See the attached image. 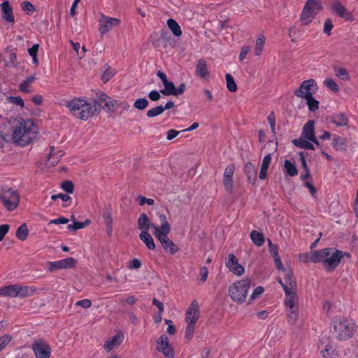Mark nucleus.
Listing matches in <instances>:
<instances>
[{"mask_svg":"<svg viewBox=\"0 0 358 358\" xmlns=\"http://www.w3.org/2000/svg\"><path fill=\"white\" fill-rule=\"evenodd\" d=\"M38 129L31 120L20 117L13 127V142L20 146H26L36 138Z\"/></svg>","mask_w":358,"mask_h":358,"instance_id":"f257e3e1","label":"nucleus"},{"mask_svg":"<svg viewBox=\"0 0 358 358\" xmlns=\"http://www.w3.org/2000/svg\"><path fill=\"white\" fill-rule=\"evenodd\" d=\"M338 250L334 248H326L315 251L313 261L322 263L324 269L329 272L334 271L341 262Z\"/></svg>","mask_w":358,"mask_h":358,"instance_id":"f03ea898","label":"nucleus"},{"mask_svg":"<svg viewBox=\"0 0 358 358\" xmlns=\"http://www.w3.org/2000/svg\"><path fill=\"white\" fill-rule=\"evenodd\" d=\"M66 106L73 115L82 120H87L96 111V108L93 109L91 103L82 99H73L67 103Z\"/></svg>","mask_w":358,"mask_h":358,"instance_id":"7ed1b4c3","label":"nucleus"},{"mask_svg":"<svg viewBox=\"0 0 358 358\" xmlns=\"http://www.w3.org/2000/svg\"><path fill=\"white\" fill-rule=\"evenodd\" d=\"M356 325L352 320L337 318L333 322L334 333L336 338L345 341L352 337Z\"/></svg>","mask_w":358,"mask_h":358,"instance_id":"20e7f679","label":"nucleus"},{"mask_svg":"<svg viewBox=\"0 0 358 358\" xmlns=\"http://www.w3.org/2000/svg\"><path fill=\"white\" fill-rule=\"evenodd\" d=\"M251 285V280L246 278L238 280L229 287V294L231 299L238 303L245 301L248 289Z\"/></svg>","mask_w":358,"mask_h":358,"instance_id":"39448f33","label":"nucleus"},{"mask_svg":"<svg viewBox=\"0 0 358 358\" xmlns=\"http://www.w3.org/2000/svg\"><path fill=\"white\" fill-rule=\"evenodd\" d=\"M322 8L320 0H308L301 14V24L303 26L309 24Z\"/></svg>","mask_w":358,"mask_h":358,"instance_id":"423d86ee","label":"nucleus"},{"mask_svg":"<svg viewBox=\"0 0 358 358\" xmlns=\"http://www.w3.org/2000/svg\"><path fill=\"white\" fill-rule=\"evenodd\" d=\"M0 201H1L6 210L13 211L19 204L20 196L16 190L2 189L0 190Z\"/></svg>","mask_w":358,"mask_h":358,"instance_id":"0eeeda50","label":"nucleus"},{"mask_svg":"<svg viewBox=\"0 0 358 358\" xmlns=\"http://www.w3.org/2000/svg\"><path fill=\"white\" fill-rule=\"evenodd\" d=\"M31 348L36 358H50V357L51 349L50 345L44 339L34 340Z\"/></svg>","mask_w":358,"mask_h":358,"instance_id":"6e6552de","label":"nucleus"},{"mask_svg":"<svg viewBox=\"0 0 358 358\" xmlns=\"http://www.w3.org/2000/svg\"><path fill=\"white\" fill-rule=\"evenodd\" d=\"M152 233L161 243L164 250L169 252L171 255H173L178 252V246L168 237V234L170 232H159V228H156L155 231H153Z\"/></svg>","mask_w":358,"mask_h":358,"instance_id":"1a4fd4ad","label":"nucleus"},{"mask_svg":"<svg viewBox=\"0 0 358 358\" xmlns=\"http://www.w3.org/2000/svg\"><path fill=\"white\" fill-rule=\"evenodd\" d=\"M317 90V85L315 80L309 79L303 81L298 90L294 92L295 96L299 98L307 97L306 94H309L313 95L316 92Z\"/></svg>","mask_w":358,"mask_h":358,"instance_id":"9d476101","label":"nucleus"},{"mask_svg":"<svg viewBox=\"0 0 358 358\" xmlns=\"http://www.w3.org/2000/svg\"><path fill=\"white\" fill-rule=\"evenodd\" d=\"M77 263V260L73 257H68L59 261L48 262L47 268L48 271L52 272L59 269H67L73 268Z\"/></svg>","mask_w":358,"mask_h":358,"instance_id":"9b49d317","label":"nucleus"},{"mask_svg":"<svg viewBox=\"0 0 358 358\" xmlns=\"http://www.w3.org/2000/svg\"><path fill=\"white\" fill-rule=\"evenodd\" d=\"M226 266L235 275H241L244 273V267L241 265L234 254H229L225 262Z\"/></svg>","mask_w":358,"mask_h":358,"instance_id":"f8f14e48","label":"nucleus"},{"mask_svg":"<svg viewBox=\"0 0 358 358\" xmlns=\"http://www.w3.org/2000/svg\"><path fill=\"white\" fill-rule=\"evenodd\" d=\"M120 23V20L117 18L103 16L99 21V31L101 34L103 35L113 27L118 26Z\"/></svg>","mask_w":358,"mask_h":358,"instance_id":"ddd939ff","label":"nucleus"},{"mask_svg":"<svg viewBox=\"0 0 358 358\" xmlns=\"http://www.w3.org/2000/svg\"><path fill=\"white\" fill-rule=\"evenodd\" d=\"M235 166L234 164L228 165L224 173L223 184L227 192L231 193L234 189L233 175Z\"/></svg>","mask_w":358,"mask_h":358,"instance_id":"4468645a","label":"nucleus"},{"mask_svg":"<svg viewBox=\"0 0 358 358\" xmlns=\"http://www.w3.org/2000/svg\"><path fill=\"white\" fill-rule=\"evenodd\" d=\"M185 321L187 323L195 324L199 317V306L196 300H194L190 306L188 308L186 315Z\"/></svg>","mask_w":358,"mask_h":358,"instance_id":"2eb2a0df","label":"nucleus"},{"mask_svg":"<svg viewBox=\"0 0 358 358\" xmlns=\"http://www.w3.org/2000/svg\"><path fill=\"white\" fill-rule=\"evenodd\" d=\"M330 8L341 17L349 20L351 17V13L341 4L339 0H334L330 5Z\"/></svg>","mask_w":358,"mask_h":358,"instance_id":"dca6fc26","label":"nucleus"},{"mask_svg":"<svg viewBox=\"0 0 358 358\" xmlns=\"http://www.w3.org/2000/svg\"><path fill=\"white\" fill-rule=\"evenodd\" d=\"M137 224L138 229L141 231H148L150 228H153V231H155L156 228H159V227H157L153 223L150 222L148 216L145 213L140 215L137 220Z\"/></svg>","mask_w":358,"mask_h":358,"instance_id":"f3484780","label":"nucleus"},{"mask_svg":"<svg viewBox=\"0 0 358 358\" xmlns=\"http://www.w3.org/2000/svg\"><path fill=\"white\" fill-rule=\"evenodd\" d=\"M115 106H122L124 109L127 110H128L130 108V106L128 103H119L117 101L114 100L110 97L108 98V99L103 106H101V108L104 109L106 112L112 113L115 111Z\"/></svg>","mask_w":358,"mask_h":358,"instance_id":"a211bd4d","label":"nucleus"},{"mask_svg":"<svg viewBox=\"0 0 358 358\" xmlns=\"http://www.w3.org/2000/svg\"><path fill=\"white\" fill-rule=\"evenodd\" d=\"M124 340V335L122 332L117 334L111 339L107 340L104 343V349L108 352L114 347L120 345Z\"/></svg>","mask_w":358,"mask_h":358,"instance_id":"6ab92c4d","label":"nucleus"},{"mask_svg":"<svg viewBox=\"0 0 358 358\" xmlns=\"http://www.w3.org/2000/svg\"><path fill=\"white\" fill-rule=\"evenodd\" d=\"M301 137L310 140L315 139V121L308 120L303 126Z\"/></svg>","mask_w":358,"mask_h":358,"instance_id":"aec40b11","label":"nucleus"},{"mask_svg":"<svg viewBox=\"0 0 358 358\" xmlns=\"http://www.w3.org/2000/svg\"><path fill=\"white\" fill-rule=\"evenodd\" d=\"M196 76L202 79H206L208 77L209 73L207 69V63L206 59H200L198 60L196 66Z\"/></svg>","mask_w":358,"mask_h":358,"instance_id":"412c9836","label":"nucleus"},{"mask_svg":"<svg viewBox=\"0 0 358 358\" xmlns=\"http://www.w3.org/2000/svg\"><path fill=\"white\" fill-rule=\"evenodd\" d=\"M1 7L2 10V17L8 22H14L15 18L13 13V8L10 6L9 2L8 1H3L1 4Z\"/></svg>","mask_w":358,"mask_h":358,"instance_id":"4be33fe9","label":"nucleus"},{"mask_svg":"<svg viewBox=\"0 0 358 358\" xmlns=\"http://www.w3.org/2000/svg\"><path fill=\"white\" fill-rule=\"evenodd\" d=\"M330 122L338 127H343L348 125L349 119L345 113H339L334 114L331 117Z\"/></svg>","mask_w":358,"mask_h":358,"instance_id":"5701e85b","label":"nucleus"},{"mask_svg":"<svg viewBox=\"0 0 358 358\" xmlns=\"http://www.w3.org/2000/svg\"><path fill=\"white\" fill-rule=\"evenodd\" d=\"M37 291V288L34 286H22L18 285L17 297L25 298L32 296Z\"/></svg>","mask_w":358,"mask_h":358,"instance_id":"b1692460","label":"nucleus"},{"mask_svg":"<svg viewBox=\"0 0 358 358\" xmlns=\"http://www.w3.org/2000/svg\"><path fill=\"white\" fill-rule=\"evenodd\" d=\"M245 173L250 183L255 184L257 180V171L253 164L250 162L245 164L244 167Z\"/></svg>","mask_w":358,"mask_h":358,"instance_id":"393cba45","label":"nucleus"},{"mask_svg":"<svg viewBox=\"0 0 358 358\" xmlns=\"http://www.w3.org/2000/svg\"><path fill=\"white\" fill-rule=\"evenodd\" d=\"M63 155L64 152L62 150L54 152V147H50V152L48 155V162L51 166H55L59 162Z\"/></svg>","mask_w":358,"mask_h":358,"instance_id":"a878e982","label":"nucleus"},{"mask_svg":"<svg viewBox=\"0 0 358 358\" xmlns=\"http://www.w3.org/2000/svg\"><path fill=\"white\" fill-rule=\"evenodd\" d=\"M139 238L145 244L146 247L149 250H155V241L151 235L148 231H141L139 235Z\"/></svg>","mask_w":358,"mask_h":358,"instance_id":"bb28decb","label":"nucleus"},{"mask_svg":"<svg viewBox=\"0 0 358 358\" xmlns=\"http://www.w3.org/2000/svg\"><path fill=\"white\" fill-rule=\"evenodd\" d=\"M292 143L300 148L307 150H315L314 145L308 139L300 137L292 141Z\"/></svg>","mask_w":358,"mask_h":358,"instance_id":"cd10ccee","label":"nucleus"},{"mask_svg":"<svg viewBox=\"0 0 358 358\" xmlns=\"http://www.w3.org/2000/svg\"><path fill=\"white\" fill-rule=\"evenodd\" d=\"M250 237L253 243L259 247L263 245L265 242V238L263 234L256 230H253L250 232Z\"/></svg>","mask_w":358,"mask_h":358,"instance_id":"c85d7f7f","label":"nucleus"},{"mask_svg":"<svg viewBox=\"0 0 358 358\" xmlns=\"http://www.w3.org/2000/svg\"><path fill=\"white\" fill-rule=\"evenodd\" d=\"M285 172L289 176L293 177L298 174V170L294 163L286 159L284 164Z\"/></svg>","mask_w":358,"mask_h":358,"instance_id":"c756f323","label":"nucleus"},{"mask_svg":"<svg viewBox=\"0 0 358 358\" xmlns=\"http://www.w3.org/2000/svg\"><path fill=\"white\" fill-rule=\"evenodd\" d=\"M29 235V229L25 223L22 224L16 230L15 236L16 237L22 241H25Z\"/></svg>","mask_w":358,"mask_h":358,"instance_id":"7c9ffc66","label":"nucleus"},{"mask_svg":"<svg viewBox=\"0 0 358 358\" xmlns=\"http://www.w3.org/2000/svg\"><path fill=\"white\" fill-rule=\"evenodd\" d=\"M334 71L335 76L339 79L344 81H349L350 80V74L346 69L335 66L334 67Z\"/></svg>","mask_w":358,"mask_h":358,"instance_id":"2f4dec72","label":"nucleus"},{"mask_svg":"<svg viewBox=\"0 0 358 358\" xmlns=\"http://www.w3.org/2000/svg\"><path fill=\"white\" fill-rule=\"evenodd\" d=\"M167 26L172 31L173 34L176 36H180L182 34V31L178 23L173 19L170 18L167 20Z\"/></svg>","mask_w":358,"mask_h":358,"instance_id":"473e14b6","label":"nucleus"},{"mask_svg":"<svg viewBox=\"0 0 358 358\" xmlns=\"http://www.w3.org/2000/svg\"><path fill=\"white\" fill-rule=\"evenodd\" d=\"M307 97L303 98L307 101V105L308 106V109L312 111L315 112L319 108V101H317L313 95H310L309 94H306Z\"/></svg>","mask_w":358,"mask_h":358,"instance_id":"72a5a7b5","label":"nucleus"},{"mask_svg":"<svg viewBox=\"0 0 358 358\" xmlns=\"http://www.w3.org/2000/svg\"><path fill=\"white\" fill-rule=\"evenodd\" d=\"M104 69L101 79L104 83H106L115 76L116 71L114 69H111L108 64L104 65Z\"/></svg>","mask_w":358,"mask_h":358,"instance_id":"f704fd0d","label":"nucleus"},{"mask_svg":"<svg viewBox=\"0 0 358 358\" xmlns=\"http://www.w3.org/2000/svg\"><path fill=\"white\" fill-rule=\"evenodd\" d=\"M5 64L6 66H15L16 62V54L11 50H7L5 52Z\"/></svg>","mask_w":358,"mask_h":358,"instance_id":"c9c22d12","label":"nucleus"},{"mask_svg":"<svg viewBox=\"0 0 358 358\" xmlns=\"http://www.w3.org/2000/svg\"><path fill=\"white\" fill-rule=\"evenodd\" d=\"M332 146L336 150H345V141L340 136H336L332 140Z\"/></svg>","mask_w":358,"mask_h":358,"instance_id":"e433bc0d","label":"nucleus"},{"mask_svg":"<svg viewBox=\"0 0 358 358\" xmlns=\"http://www.w3.org/2000/svg\"><path fill=\"white\" fill-rule=\"evenodd\" d=\"M159 220L161 222V226L159 227V232H170L171 226L167 221L166 217L164 214H161L159 216Z\"/></svg>","mask_w":358,"mask_h":358,"instance_id":"4c0bfd02","label":"nucleus"},{"mask_svg":"<svg viewBox=\"0 0 358 358\" xmlns=\"http://www.w3.org/2000/svg\"><path fill=\"white\" fill-rule=\"evenodd\" d=\"M109 96L103 92H100L97 94L96 97L94 99V106H92L93 109H96V105L99 106L101 108L102 104H105Z\"/></svg>","mask_w":358,"mask_h":358,"instance_id":"58836bf2","label":"nucleus"},{"mask_svg":"<svg viewBox=\"0 0 358 358\" xmlns=\"http://www.w3.org/2000/svg\"><path fill=\"white\" fill-rule=\"evenodd\" d=\"M164 89L160 90V92L165 96H170L173 95L176 90V87L173 84V83L171 81L166 82L165 84H164Z\"/></svg>","mask_w":358,"mask_h":358,"instance_id":"ea45409f","label":"nucleus"},{"mask_svg":"<svg viewBox=\"0 0 358 358\" xmlns=\"http://www.w3.org/2000/svg\"><path fill=\"white\" fill-rule=\"evenodd\" d=\"M157 349L159 352L162 350V348H167L169 346V338L166 335H162L157 341Z\"/></svg>","mask_w":358,"mask_h":358,"instance_id":"a19ab883","label":"nucleus"},{"mask_svg":"<svg viewBox=\"0 0 358 358\" xmlns=\"http://www.w3.org/2000/svg\"><path fill=\"white\" fill-rule=\"evenodd\" d=\"M226 81H227V87L229 92H234L237 90V85L235 83V80L233 76L227 73L225 76Z\"/></svg>","mask_w":358,"mask_h":358,"instance_id":"79ce46f5","label":"nucleus"},{"mask_svg":"<svg viewBox=\"0 0 358 358\" xmlns=\"http://www.w3.org/2000/svg\"><path fill=\"white\" fill-rule=\"evenodd\" d=\"M324 358H335L336 353L331 345H326L325 348L321 351Z\"/></svg>","mask_w":358,"mask_h":358,"instance_id":"37998d69","label":"nucleus"},{"mask_svg":"<svg viewBox=\"0 0 358 358\" xmlns=\"http://www.w3.org/2000/svg\"><path fill=\"white\" fill-rule=\"evenodd\" d=\"M298 317V308L289 309L287 312V320L290 324L296 323Z\"/></svg>","mask_w":358,"mask_h":358,"instance_id":"c03bdc74","label":"nucleus"},{"mask_svg":"<svg viewBox=\"0 0 358 358\" xmlns=\"http://www.w3.org/2000/svg\"><path fill=\"white\" fill-rule=\"evenodd\" d=\"M324 84L328 89H329L331 91L335 93L339 91L338 85L331 78L325 79V80L324 81Z\"/></svg>","mask_w":358,"mask_h":358,"instance_id":"a18cd8bd","label":"nucleus"},{"mask_svg":"<svg viewBox=\"0 0 358 358\" xmlns=\"http://www.w3.org/2000/svg\"><path fill=\"white\" fill-rule=\"evenodd\" d=\"M62 189L68 194H72L74 191V185L71 180H64L61 184Z\"/></svg>","mask_w":358,"mask_h":358,"instance_id":"49530a36","label":"nucleus"},{"mask_svg":"<svg viewBox=\"0 0 358 358\" xmlns=\"http://www.w3.org/2000/svg\"><path fill=\"white\" fill-rule=\"evenodd\" d=\"M163 112L164 111L162 110V106L160 105V106L154 107V108H151L150 110H148L146 113V115L148 117H156V116L162 114Z\"/></svg>","mask_w":358,"mask_h":358,"instance_id":"de8ad7c7","label":"nucleus"},{"mask_svg":"<svg viewBox=\"0 0 358 358\" xmlns=\"http://www.w3.org/2000/svg\"><path fill=\"white\" fill-rule=\"evenodd\" d=\"M265 43V38L264 36L258 38L256 41V45L255 48V53L256 55H259L262 50Z\"/></svg>","mask_w":358,"mask_h":358,"instance_id":"09e8293b","label":"nucleus"},{"mask_svg":"<svg viewBox=\"0 0 358 358\" xmlns=\"http://www.w3.org/2000/svg\"><path fill=\"white\" fill-rule=\"evenodd\" d=\"M285 271V281L286 285H296V281L294 278V274L291 270H284Z\"/></svg>","mask_w":358,"mask_h":358,"instance_id":"8fccbe9b","label":"nucleus"},{"mask_svg":"<svg viewBox=\"0 0 358 358\" xmlns=\"http://www.w3.org/2000/svg\"><path fill=\"white\" fill-rule=\"evenodd\" d=\"M148 101L145 98H141L136 100L134 107L139 110H143L148 106Z\"/></svg>","mask_w":358,"mask_h":358,"instance_id":"3c124183","label":"nucleus"},{"mask_svg":"<svg viewBox=\"0 0 358 358\" xmlns=\"http://www.w3.org/2000/svg\"><path fill=\"white\" fill-rule=\"evenodd\" d=\"M315 255V251L312 253H306L299 255L300 260L303 263H317V261H313V256Z\"/></svg>","mask_w":358,"mask_h":358,"instance_id":"603ef678","label":"nucleus"},{"mask_svg":"<svg viewBox=\"0 0 358 358\" xmlns=\"http://www.w3.org/2000/svg\"><path fill=\"white\" fill-rule=\"evenodd\" d=\"M296 296H292L289 297H286L285 300V305L289 309H293L294 308H298L296 305Z\"/></svg>","mask_w":358,"mask_h":358,"instance_id":"864d4df0","label":"nucleus"},{"mask_svg":"<svg viewBox=\"0 0 358 358\" xmlns=\"http://www.w3.org/2000/svg\"><path fill=\"white\" fill-rule=\"evenodd\" d=\"M17 289H18V285H7V296L9 297H17Z\"/></svg>","mask_w":358,"mask_h":358,"instance_id":"5fc2aeb1","label":"nucleus"},{"mask_svg":"<svg viewBox=\"0 0 358 358\" xmlns=\"http://www.w3.org/2000/svg\"><path fill=\"white\" fill-rule=\"evenodd\" d=\"M286 297L296 296V285H286L283 288Z\"/></svg>","mask_w":358,"mask_h":358,"instance_id":"6e6d98bb","label":"nucleus"},{"mask_svg":"<svg viewBox=\"0 0 358 358\" xmlns=\"http://www.w3.org/2000/svg\"><path fill=\"white\" fill-rule=\"evenodd\" d=\"M195 328V324L187 323V326L186 327L185 337L187 339H191L194 335Z\"/></svg>","mask_w":358,"mask_h":358,"instance_id":"4d7b16f0","label":"nucleus"},{"mask_svg":"<svg viewBox=\"0 0 358 358\" xmlns=\"http://www.w3.org/2000/svg\"><path fill=\"white\" fill-rule=\"evenodd\" d=\"M7 99L10 103L20 106L21 108L24 107V101L20 96H8Z\"/></svg>","mask_w":358,"mask_h":358,"instance_id":"13d9d810","label":"nucleus"},{"mask_svg":"<svg viewBox=\"0 0 358 358\" xmlns=\"http://www.w3.org/2000/svg\"><path fill=\"white\" fill-rule=\"evenodd\" d=\"M103 219L106 226L113 224V218L110 210H106L103 212Z\"/></svg>","mask_w":358,"mask_h":358,"instance_id":"bf43d9fd","label":"nucleus"},{"mask_svg":"<svg viewBox=\"0 0 358 358\" xmlns=\"http://www.w3.org/2000/svg\"><path fill=\"white\" fill-rule=\"evenodd\" d=\"M137 201H138V203L140 206H143L145 203L148 204L149 206H152L155 203L154 199H147L145 196L142 195H139L137 198Z\"/></svg>","mask_w":358,"mask_h":358,"instance_id":"052dcab7","label":"nucleus"},{"mask_svg":"<svg viewBox=\"0 0 358 358\" xmlns=\"http://www.w3.org/2000/svg\"><path fill=\"white\" fill-rule=\"evenodd\" d=\"M264 291V289L263 287L262 286H258L257 287L253 292L252 293V294L250 296V299L249 300L250 301H253L254 299H255L257 297H258L259 295H261Z\"/></svg>","mask_w":358,"mask_h":358,"instance_id":"680f3d73","label":"nucleus"},{"mask_svg":"<svg viewBox=\"0 0 358 358\" xmlns=\"http://www.w3.org/2000/svg\"><path fill=\"white\" fill-rule=\"evenodd\" d=\"M333 27H334L333 23H332L331 19H329V18L327 19L324 24V29H323L324 33L330 36L331 31L333 29Z\"/></svg>","mask_w":358,"mask_h":358,"instance_id":"e2e57ef3","label":"nucleus"},{"mask_svg":"<svg viewBox=\"0 0 358 358\" xmlns=\"http://www.w3.org/2000/svg\"><path fill=\"white\" fill-rule=\"evenodd\" d=\"M166 358H173L174 357V350L173 348L169 345L167 348H162L160 351Z\"/></svg>","mask_w":358,"mask_h":358,"instance_id":"0e129e2a","label":"nucleus"},{"mask_svg":"<svg viewBox=\"0 0 358 358\" xmlns=\"http://www.w3.org/2000/svg\"><path fill=\"white\" fill-rule=\"evenodd\" d=\"M84 228V224L82 222L74 221L73 224H69L67 229L70 231H76Z\"/></svg>","mask_w":358,"mask_h":358,"instance_id":"69168bd1","label":"nucleus"},{"mask_svg":"<svg viewBox=\"0 0 358 358\" xmlns=\"http://www.w3.org/2000/svg\"><path fill=\"white\" fill-rule=\"evenodd\" d=\"M21 8L23 10L27 12H34L35 10V8L34 5L29 1H23L21 3Z\"/></svg>","mask_w":358,"mask_h":358,"instance_id":"338daca9","label":"nucleus"},{"mask_svg":"<svg viewBox=\"0 0 358 358\" xmlns=\"http://www.w3.org/2000/svg\"><path fill=\"white\" fill-rule=\"evenodd\" d=\"M10 226L7 224L0 225V241H2L8 232Z\"/></svg>","mask_w":358,"mask_h":358,"instance_id":"774afa93","label":"nucleus"}]
</instances>
